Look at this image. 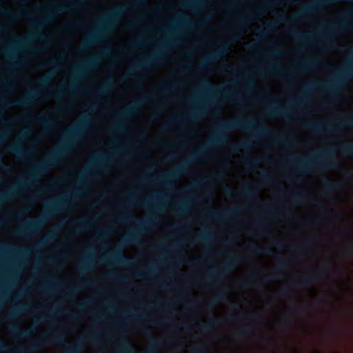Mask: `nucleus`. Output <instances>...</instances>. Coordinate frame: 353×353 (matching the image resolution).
Returning <instances> with one entry per match:
<instances>
[{
  "instance_id": "f257e3e1",
  "label": "nucleus",
  "mask_w": 353,
  "mask_h": 353,
  "mask_svg": "<svg viewBox=\"0 0 353 353\" xmlns=\"http://www.w3.org/2000/svg\"><path fill=\"white\" fill-rule=\"evenodd\" d=\"M237 129L254 132L255 133L253 136L254 139H259L261 137H270L274 134L273 131L270 128L262 124L256 125L254 121H248L241 118L224 121L217 126L215 134L210 138L203 147L196 150L192 157L185 159L172 172L161 177L154 175L152 176L153 178L167 186H173L175 184L174 181L176 176L185 174L190 165L196 160L201 159L203 155L207 152L208 149L228 145L230 142V137L228 132Z\"/></svg>"
},
{
  "instance_id": "f03ea898",
  "label": "nucleus",
  "mask_w": 353,
  "mask_h": 353,
  "mask_svg": "<svg viewBox=\"0 0 353 353\" xmlns=\"http://www.w3.org/2000/svg\"><path fill=\"white\" fill-rule=\"evenodd\" d=\"M90 123V119L85 117L79 125L72 127L69 131L66 132L60 146L46 158L34 165L32 170L27 174V177L3 193L0 196V203H3L11 197L18 195L21 188L32 183L37 178L46 174L50 168L57 165L59 161L70 150L74 141L84 132V127Z\"/></svg>"
},
{
  "instance_id": "7ed1b4c3",
  "label": "nucleus",
  "mask_w": 353,
  "mask_h": 353,
  "mask_svg": "<svg viewBox=\"0 0 353 353\" xmlns=\"http://www.w3.org/2000/svg\"><path fill=\"white\" fill-rule=\"evenodd\" d=\"M292 164L303 174H309L314 170H334L338 167L332 148L321 151L313 157L293 159Z\"/></svg>"
},
{
  "instance_id": "20e7f679",
  "label": "nucleus",
  "mask_w": 353,
  "mask_h": 353,
  "mask_svg": "<svg viewBox=\"0 0 353 353\" xmlns=\"http://www.w3.org/2000/svg\"><path fill=\"white\" fill-rule=\"evenodd\" d=\"M67 204L68 201L65 199H59L50 202L48 205L47 212L41 218L26 221L25 226L18 229L16 231V234L19 236H26L35 233L43 227V224L50 216L59 212Z\"/></svg>"
},
{
  "instance_id": "39448f33",
  "label": "nucleus",
  "mask_w": 353,
  "mask_h": 353,
  "mask_svg": "<svg viewBox=\"0 0 353 353\" xmlns=\"http://www.w3.org/2000/svg\"><path fill=\"white\" fill-rule=\"evenodd\" d=\"M352 75L353 61H350L331 80L323 83H311L307 90H310L315 86L321 90L327 92L330 96L334 97L338 91L343 88L346 81Z\"/></svg>"
},
{
  "instance_id": "423d86ee",
  "label": "nucleus",
  "mask_w": 353,
  "mask_h": 353,
  "mask_svg": "<svg viewBox=\"0 0 353 353\" xmlns=\"http://www.w3.org/2000/svg\"><path fill=\"white\" fill-rule=\"evenodd\" d=\"M125 9L120 7L109 11L107 13L106 20L101 21L97 30L90 34L87 40L83 43V47H89L92 44L101 41L103 36L109 31L114 22L121 17L125 12Z\"/></svg>"
},
{
  "instance_id": "0eeeda50",
  "label": "nucleus",
  "mask_w": 353,
  "mask_h": 353,
  "mask_svg": "<svg viewBox=\"0 0 353 353\" xmlns=\"http://www.w3.org/2000/svg\"><path fill=\"white\" fill-rule=\"evenodd\" d=\"M83 3V1L82 0H73L68 2L67 5L54 4L48 6L46 8L47 12L46 19H34L29 12H26L23 17L31 19L32 23L39 29L46 26L49 21L54 19L58 14L72 12V10L70 6L77 7Z\"/></svg>"
},
{
  "instance_id": "6e6552de",
  "label": "nucleus",
  "mask_w": 353,
  "mask_h": 353,
  "mask_svg": "<svg viewBox=\"0 0 353 353\" xmlns=\"http://www.w3.org/2000/svg\"><path fill=\"white\" fill-rule=\"evenodd\" d=\"M241 262V258L236 254H232L227 256V263L220 270L212 269V274H209L207 280L212 281H222L226 275Z\"/></svg>"
},
{
  "instance_id": "1a4fd4ad",
  "label": "nucleus",
  "mask_w": 353,
  "mask_h": 353,
  "mask_svg": "<svg viewBox=\"0 0 353 353\" xmlns=\"http://www.w3.org/2000/svg\"><path fill=\"white\" fill-rule=\"evenodd\" d=\"M42 34L38 31L35 33L30 35L26 39H20L19 37H12L11 40L14 43V46L10 48H3L0 47V51H3L4 53L8 56V57L12 60H13V63L8 65V68H14L19 65V61L16 60V57L14 56V48H22L28 41L30 40H33L35 39H41Z\"/></svg>"
},
{
  "instance_id": "9d476101",
  "label": "nucleus",
  "mask_w": 353,
  "mask_h": 353,
  "mask_svg": "<svg viewBox=\"0 0 353 353\" xmlns=\"http://www.w3.org/2000/svg\"><path fill=\"white\" fill-rule=\"evenodd\" d=\"M353 20V10H347L345 13V18L340 22L329 23L325 26L323 32L328 37L339 30H351L353 29V22L350 20Z\"/></svg>"
},
{
  "instance_id": "9b49d317",
  "label": "nucleus",
  "mask_w": 353,
  "mask_h": 353,
  "mask_svg": "<svg viewBox=\"0 0 353 353\" xmlns=\"http://www.w3.org/2000/svg\"><path fill=\"white\" fill-rule=\"evenodd\" d=\"M137 228L130 232L124 237V243L126 244H134L140 241L143 233L154 224L152 219L148 218L145 220L136 219Z\"/></svg>"
},
{
  "instance_id": "f8f14e48",
  "label": "nucleus",
  "mask_w": 353,
  "mask_h": 353,
  "mask_svg": "<svg viewBox=\"0 0 353 353\" xmlns=\"http://www.w3.org/2000/svg\"><path fill=\"white\" fill-rule=\"evenodd\" d=\"M279 6V3L276 0H270L263 3L261 6L257 7L256 10L250 12L249 14L240 18L237 28L239 30H241L252 20L258 19L259 17L258 11L267 12L270 8H276Z\"/></svg>"
},
{
  "instance_id": "ddd939ff",
  "label": "nucleus",
  "mask_w": 353,
  "mask_h": 353,
  "mask_svg": "<svg viewBox=\"0 0 353 353\" xmlns=\"http://www.w3.org/2000/svg\"><path fill=\"white\" fill-rule=\"evenodd\" d=\"M328 272L336 273V269L331 264L329 260H326L325 268L317 273L309 274L304 277H301L299 283L301 286L311 285L314 282L319 281L323 276L326 275Z\"/></svg>"
},
{
  "instance_id": "4468645a",
  "label": "nucleus",
  "mask_w": 353,
  "mask_h": 353,
  "mask_svg": "<svg viewBox=\"0 0 353 353\" xmlns=\"http://www.w3.org/2000/svg\"><path fill=\"white\" fill-rule=\"evenodd\" d=\"M163 58L164 54L161 50L153 54L152 55L147 57L144 58L141 62L138 63L134 67L130 68L129 70V74L132 76L136 72L152 66Z\"/></svg>"
},
{
  "instance_id": "2eb2a0df",
  "label": "nucleus",
  "mask_w": 353,
  "mask_h": 353,
  "mask_svg": "<svg viewBox=\"0 0 353 353\" xmlns=\"http://www.w3.org/2000/svg\"><path fill=\"white\" fill-rule=\"evenodd\" d=\"M265 99L270 100V103L274 105L273 107L265 110V115L268 117H283L285 119H291L288 109L285 107L279 105L278 101L274 98L264 97Z\"/></svg>"
},
{
  "instance_id": "dca6fc26",
  "label": "nucleus",
  "mask_w": 353,
  "mask_h": 353,
  "mask_svg": "<svg viewBox=\"0 0 353 353\" xmlns=\"http://www.w3.org/2000/svg\"><path fill=\"white\" fill-rule=\"evenodd\" d=\"M229 90H230V88L227 86L223 85H213L210 80L205 79L203 82L202 85L198 88L197 92L199 93L208 92L214 95H225Z\"/></svg>"
},
{
  "instance_id": "f3484780",
  "label": "nucleus",
  "mask_w": 353,
  "mask_h": 353,
  "mask_svg": "<svg viewBox=\"0 0 353 353\" xmlns=\"http://www.w3.org/2000/svg\"><path fill=\"white\" fill-rule=\"evenodd\" d=\"M41 96V92L37 90H32L28 92L25 96L14 101L12 106H20V107H27L34 103V102L37 100L39 97ZM3 104L6 107H10L11 104L7 102H4Z\"/></svg>"
},
{
  "instance_id": "a211bd4d",
  "label": "nucleus",
  "mask_w": 353,
  "mask_h": 353,
  "mask_svg": "<svg viewBox=\"0 0 353 353\" xmlns=\"http://www.w3.org/2000/svg\"><path fill=\"white\" fill-rule=\"evenodd\" d=\"M101 261L103 262L112 261L120 265L129 266L133 263L134 259L124 256L123 250L121 248H117L110 254L109 259H101Z\"/></svg>"
},
{
  "instance_id": "6ab92c4d",
  "label": "nucleus",
  "mask_w": 353,
  "mask_h": 353,
  "mask_svg": "<svg viewBox=\"0 0 353 353\" xmlns=\"http://www.w3.org/2000/svg\"><path fill=\"white\" fill-rule=\"evenodd\" d=\"M228 53V48L226 44L216 46V52L206 57L199 66V69H203L208 64L212 63Z\"/></svg>"
},
{
  "instance_id": "aec40b11",
  "label": "nucleus",
  "mask_w": 353,
  "mask_h": 353,
  "mask_svg": "<svg viewBox=\"0 0 353 353\" xmlns=\"http://www.w3.org/2000/svg\"><path fill=\"white\" fill-rule=\"evenodd\" d=\"M149 97L145 96L139 101H133L128 108L123 110L122 111L113 112L112 116L121 119L132 117L135 111L138 109L139 105L146 103Z\"/></svg>"
},
{
  "instance_id": "412c9836",
  "label": "nucleus",
  "mask_w": 353,
  "mask_h": 353,
  "mask_svg": "<svg viewBox=\"0 0 353 353\" xmlns=\"http://www.w3.org/2000/svg\"><path fill=\"white\" fill-rule=\"evenodd\" d=\"M241 209L239 208H230L221 212L211 208L209 211V215L210 217L216 220L221 221L233 217L234 216L239 214L241 212Z\"/></svg>"
},
{
  "instance_id": "4be33fe9",
  "label": "nucleus",
  "mask_w": 353,
  "mask_h": 353,
  "mask_svg": "<svg viewBox=\"0 0 353 353\" xmlns=\"http://www.w3.org/2000/svg\"><path fill=\"white\" fill-rule=\"evenodd\" d=\"M331 124L325 121H318L315 123L310 124L307 125V128L314 133H330L331 132L330 127Z\"/></svg>"
},
{
  "instance_id": "5701e85b",
  "label": "nucleus",
  "mask_w": 353,
  "mask_h": 353,
  "mask_svg": "<svg viewBox=\"0 0 353 353\" xmlns=\"http://www.w3.org/2000/svg\"><path fill=\"white\" fill-rule=\"evenodd\" d=\"M97 63L95 59H90L83 62V65H77L74 66V72L77 77H82L85 74L86 69L93 68Z\"/></svg>"
},
{
  "instance_id": "b1692460",
  "label": "nucleus",
  "mask_w": 353,
  "mask_h": 353,
  "mask_svg": "<svg viewBox=\"0 0 353 353\" xmlns=\"http://www.w3.org/2000/svg\"><path fill=\"white\" fill-rule=\"evenodd\" d=\"M10 332L14 334L17 337L24 339L31 336L33 334L32 329H23L19 325L12 326L10 328Z\"/></svg>"
},
{
  "instance_id": "393cba45",
  "label": "nucleus",
  "mask_w": 353,
  "mask_h": 353,
  "mask_svg": "<svg viewBox=\"0 0 353 353\" xmlns=\"http://www.w3.org/2000/svg\"><path fill=\"white\" fill-rule=\"evenodd\" d=\"M213 238L214 236L210 232L207 231L196 235L192 243L194 244L205 245L210 243Z\"/></svg>"
},
{
  "instance_id": "a878e982",
  "label": "nucleus",
  "mask_w": 353,
  "mask_h": 353,
  "mask_svg": "<svg viewBox=\"0 0 353 353\" xmlns=\"http://www.w3.org/2000/svg\"><path fill=\"white\" fill-rule=\"evenodd\" d=\"M323 178L325 179L323 182V187L327 193L335 192L339 190L343 186V183H331L327 180L326 176H323Z\"/></svg>"
},
{
  "instance_id": "bb28decb",
  "label": "nucleus",
  "mask_w": 353,
  "mask_h": 353,
  "mask_svg": "<svg viewBox=\"0 0 353 353\" xmlns=\"http://www.w3.org/2000/svg\"><path fill=\"white\" fill-rule=\"evenodd\" d=\"M241 192L249 198L258 197L257 192L254 189L251 182H246L241 189Z\"/></svg>"
},
{
  "instance_id": "cd10ccee",
  "label": "nucleus",
  "mask_w": 353,
  "mask_h": 353,
  "mask_svg": "<svg viewBox=\"0 0 353 353\" xmlns=\"http://www.w3.org/2000/svg\"><path fill=\"white\" fill-rule=\"evenodd\" d=\"M192 200H193L192 198L188 197L185 199L181 201L178 204V208L176 210H174V212L177 214H183L187 213L190 210V207H189L188 203L192 201Z\"/></svg>"
},
{
  "instance_id": "c85d7f7f",
  "label": "nucleus",
  "mask_w": 353,
  "mask_h": 353,
  "mask_svg": "<svg viewBox=\"0 0 353 353\" xmlns=\"http://www.w3.org/2000/svg\"><path fill=\"white\" fill-rule=\"evenodd\" d=\"M252 252L256 254L272 255L273 251L271 248H264L261 245L252 244L250 246Z\"/></svg>"
},
{
  "instance_id": "c756f323",
  "label": "nucleus",
  "mask_w": 353,
  "mask_h": 353,
  "mask_svg": "<svg viewBox=\"0 0 353 353\" xmlns=\"http://www.w3.org/2000/svg\"><path fill=\"white\" fill-rule=\"evenodd\" d=\"M221 323V321L219 319L212 317L207 324L202 325L201 330L205 332H209L219 326Z\"/></svg>"
},
{
  "instance_id": "7c9ffc66",
  "label": "nucleus",
  "mask_w": 353,
  "mask_h": 353,
  "mask_svg": "<svg viewBox=\"0 0 353 353\" xmlns=\"http://www.w3.org/2000/svg\"><path fill=\"white\" fill-rule=\"evenodd\" d=\"M109 160L110 159L105 154L99 153L95 158L92 160V165L90 168L92 170H93L96 168L95 165H98L99 163H106L109 161Z\"/></svg>"
},
{
  "instance_id": "2f4dec72",
  "label": "nucleus",
  "mask_w": 353,
  "mask_h": 353,
  "mask_svg": "<svg viewBox=\"0 0 353 353\" xmlns=\"http://www.w3.org/2000/svg\"><path fill=\"white\" fill-rule=\"evenodd\" d=\"M225 297V290L224 289H219L215 295L214 300L210 301L208 303V306L210 308H213L218 302L223 301Z\"/></svg>"
},
{
  "instance_id": "473e14b6",
  "label": "nucleus",
  "mask_w": 353,
  "mask_h": 353,
  "mask_svg": "<svg viewBox=\"0 0 353 353\" xmlns=\"http://www.w3.org/2000/svg\"><path fill=\"white\" fill-rule=\"evenodd\" d=\"M8 151L11 153L16 154L23 157H27L28 150L22 145L19 144H15L10 146Z\"/></svg>"
},
{
  "instance_id": "72a5a7b5",
  "label": "nucleus",
  "mask_w": 353,
  "mask_h": 353,
  "mask_svg": "<svg viewBox=\"0 0 353 353\" xmlns=\"http://www.w3.org/2000/svg\"><path fill=\"white\" fill-rule=\"evenodd\" d=\"M265 72L272 74H280L284 77H290L292 74V72L291 71H287L283 68H280L274 65L270 66L268 70H266Z\"/></svg>"
},
{
  "instance_id": "f704fd0d",
  "label": "nucleus",
  "mask_w": 353,
  "mask_h": 353,
  "mask_svg": "<svg viewBox=\"0 0 353 353\" xmlns=\"http://www.w3.org/2000/svg\"><path fill=\"white\" fill-rule=\"evenodd\" d=\"M176 87V83L174 81L167 82L159 88V92L165 94L172 92Z\"/></svg>"
},
{
  "instance_id": "c9c22d12",
  "label": "nucleus",
  "mask_w": 353,
  "mask_h": 353,
  "mask_svg": "<svg viewBox=\"0 0 353 353\" xmlns=\"http://www.w3.org/2000/svg\"><path fill=\"white\" fill-rule=\"evenodd\" d=\"M252 334L253 330L252 327L250 326H244L236 331L235 336L237 339H241L244 336H250Z\"/></svg>"
},
{
  "instance_id": "e433bc0d",
  "label": "nucleus",
  "mask_w": 353,
  "mask_h": 353,
  "mask_svg": "<svg viewBox=\"0 0 353 353\" xmlns=\"http://www.w3.org/2000/svg\"><path fill=\"white\" fill-rule=\"evenodd\" d=\"M292 37L296 39H301L307 41L311 39L314 34L310 32H303L297 30H293L291 32Z\"/></svg>"
},
{
  "instance_id": "4c0bfd02",
  "label": "nucleus",
  "mask_w": 353,
  "mask_h": 353,
  "mask_svg": "<svg viewBox=\"0 0 353 353\" xmlns=\"http://www.w3.org/2000/svg\"><path fill=\"white\" fill-rule=\"evenodd\" d=\"M94 264V259L88 256L81 261L80 270L83 272H88L91 270L92 265Z\"/></svg>"
},
{
  "instance_id": "58836bf2",
  "label": "nucleus",
  "mask_w": 353,
  "mask_h": 353,
  "mask_svg": "<svg viewBox=\"0 0 353 353\" xmlns=\"http://www.w3.org/2000/svg\"><path fill=\"white\" fill-rule=\"evenodd\" d=\"M290 197L298 203H303L306 200V196L301 190L293 191L290 194Z\"/></svg>"
},
{
  "instance_id": "ea45409f",
  "label": "nucleus",
  "mask_w": 353,
  "mask_h": 353,
  "mask_svg": "<svg viewBox=\"0 0 353 353\" xmlns=\"http://www.w3.org/2000/svg\"><path fill=\"white\" fill-rule=\"evenodd\" d=\"M256 229L263 235H268L270 233V226L262 219H259L256 223Z\"/></svg>"
},
{
  "instance_id": "a19ab883",
  "label": "nucleus",
  "mask_w": 353,
  "mask_h": 353,
  "mask_svg": "<svg viewBox=\"0 0 353 353\" xmlns=\"http://www.w3.org/2000/svg\"><path fill=\"white\" fill-rule=\"evenodd\" d=\"M207 108L203 107H196L194 108V110L188 114V117L194 120L197 119L198 117L202 116L205 113Z\"/></svg>"
},
{
  "instance_id": "79ce46f5",
  "label": "nucleus",
  "mask_w": 353,
  "mask_h": 353,
  "mask_svg": "<svg viewBox=\"0 0 353 353\" xmlns=\"http://www.w3.org/2000/svg\"><path fill=\"white\" fill-rule=\"evenodd\" d=\"M92 222V219H90V220H88V221L82 220V219H77V230L75 231V232H79L83 230L90 228Z\"/></svg>"
},
{
  "instance_id": "37998d69",
  "label": "nucleus",
  "mask_w": 353,
  "mask_h": 353,
  "mask_svg": "<svg viewBox=\"0 0 353 353\" xmlns=\"http://www.w3.org/2000/svg\"><path fill=\"white\" fill-rule=\"evenodd\" d=\"M261 162V159L260 158L249 156L245 165L248 169H255L258 168V165Z\"/></svg>"
},
{
  "instance_id": "c03bdc74",
  "label": "nucleus",
  "mask_w": 353,
  "mask_h": 353,
  "mask_svg": "<svg viewBox=\"0 0 353 353\" xmlns=\"http://www.w3.org/2000/svg\"><path fill=\"white\" fill-rule=\"evenodd\" d=\"M112 85V82L107 81L104 83L100 87H98L96 90L97 92L99 94L100 97H103L110 90V88Z\"/></svg>"
},
{
  "instance_id": "a18cd8bd",
  "label": "nucleus",
  "mask_w": 353,
  "mask_h": 353,
  "mask_svg": "<svg viewBox=\"0 0 353 353\" xmlns=\"http://www.w3.org/2000/svg\"><path fill=\"white\" fill-rule=\"evenodd\" d=\"M87 340L92 343H99L101 341V336L97 330L90 331L85 337Z\"/></svg>"
},
{
  "instance_id": "49530a36",
  "label": "nucleus",
  "mask_w": 353,
  "mask_h": 353,
  "mask_svg": "<svg viewBox=\"0 0 353 353\" xmlns=\"http://www.w3.org/2000/svg\"><path fill=\"white\" fill-rule=\"evenodd\" d=\"M288 260L286 259H280L278 261V265L273 269L274 274L281 273L286 269Z\"/></svg>"
},
{
  "instance_id": "de8ad7c7",
  "label": "nucleus",
  "mask_w": 353,
  "mask_h": 353,
  "mask_svg": "<svg viewBox=\"0 0 353 353\" xmlns=\"http://www.w3.org/2000/svg\"><path fill=\"white\" fill-rule=\"evenodd\" d=\"M291 143V140L290 137L288 135H282L279 137L276 140H275L273 143L275 145H290Z\"/></svg>"
},
{
  "instance_id": "09e8293b",
  "label": "nucleus",
  "mask_w": 353,
  "mask_h": 353,
  "mask_svg": "<svg viewBox=\"0 0 353 353\" xmlns=\"http://www.w3.org/2000/svg\"><path fill=\"white\" fill-rule=\"evenodd\" d=\"M45 339L50 342L56 343H61L62 341H65V338L63 334H59L54 336L52 334H46Z\"/></svg>"
},
{
  "instance_id": "8fccbe9b",
  "label": "nucleus",
  "mask_w": 353,
  "mask_h": 353,
  "mask_svg": "<svg viewBox=\"0 0 353 353\" xmlns=\"http://www.w3.org/2000/svg\"><path fill=\"white\" fill-rule=\"evenodd\" d=\"M317 65V61L315 60H312L310 61H305L301 63L299 70L301 72H305L307 69L314 68Z\"/></svg>"
},
{
  "instance_id": "3c124183",
  "label": "nucleus",
  "mask_w": 353,
  "mask_h": 353,
  "mask_svg": "<svg viewBox=\"0 0 353 353\" xmlns=\"http://www.w3.org/2000/svg\"><path fill=\"white\" fill-rule=\"evenodd\" d=\"M83 350V345L81 341H79L74 345L68 347L66 350V353H81Z\"/></svg>"
},
{
  "instance_id": "603ef678",
  "label": "nucleus",
  "mask_w": 353,
  "mask_h": 353,
  "mask_svg": "<svg viewBox=\"0 0 353 353\" xmlns=\"http://www.w3.org/2000/svg\"><path fill=\"white\" fill-rule=\"evenodd\" d=\"M252 147V143L250 141H243L239 144H234L231 146L233 152H236L241 148H250Z\"/></svg>"
},
{
  "instance_id": "864d4df0",
  "label": "nucleus",
  "mask_w": 353,
  "mask_h": 353,
  "mask_svg": "<svg viewBox=\"0 0 353 353\" xmlns=\"http://www.w3.org/2000/svg\"><path fill=\"white\" fill-rule=\"evenodd\" d=\"M108 276L112 279V280H114L117 282H119V283H126L127 281H128V278L126 276H121V275H119L114 272H109L108 274Z\"/></svg>"
},
{
  "instance_id": "5fc2aeb1",
  "label": "nucleus",
  "mask_w": 353,
  "mask_h": 353,
  "mask_svg": "<svg viewBox=\"0 0 353 353\" xmlns=\"http://www.w3.org/2000/svg\"><path fill=\"white\" fill-rule=\"evenodd\" d=\"M292 323V316L290 313L285 315L284 319L281 323V326L284 328H289Z\"/></svg>"
},
{
  "instance_id": "6e6d98bb",
  "label": "nucleus",
  "mask_w": 353,
  "mask_h": 353,
  "mask_svg": "<svg viewBox=\"0 0 353 353\" xmlns=\"http://www.w3.org/2000/svg\"><path fill=\"white\" fill-rule=\"evenodd\" d=\"M37 121L40 123L44 128H48L52 123V120L50 118L43 117H38L36 118Z\"/></svg>"
},
{
  "instance_id": "4d7b16f0",
  "label": "nucleus",
  "mask_w": 353,
  "mask_h": 353,
  "mask_svg": "<svg viewBox=\"0 0 353 353\" xmlns=\"http://www.w3.org/2000/svg\"><path fill=\"white\" fill-rule=\"evenodd\" d=\"M26 306L18 307L12 310L8 315L10 319H15L18 316L19 314L26 310Z\"/></svg>"
},
{
  "instance_id": "13d9d810",
  "label": "nucleus",
  "mask_w": 353,
  "mask_h": 353,
  "mask_svg": "<svg viewBox=\"0 0 353 353\" xmlns=\"http://www.w3.org/2000/svg\"><path fill=\"white\" fill-rule=\"evenodd\" d=\"M180 122V118L178 117H173L171 119V121L163 125V130H170L172 127H174V125H176L177 123H179Z\"/></svg>"
},
{
  "instance_id": "bf43d9fd",
  "label": "nucleus",
  "mask_w": 353,
  "mask_h": 353,
  "mask_svg": "<svg viewBox=\"0 0 353 353\" xmlns=\"http://www.w3.org/2000/svg\"><path fill=\"white\" fill-rule=\"evenodd\" d=\"M353 125L352 119H341L337 123L336 125L342 128V127H351Z\"/></svg>"
},
{
  "instance_id": "052dcab7",
  "label": "nucleus",
  "mask_w": 353,
  "mask_h": 353,
  "mask_svg": "<svg viewBox=\"0 0 353 353\" xmlns=\"http://www.w3.org/2000/svg\"><path fill=\"white\" fill-rule=\"evenodd\" d=\"M125 129V126L122 122H119L115 125H114L112 128V132H121L124 131Z\"/></svg>"
},
{
  "instance_id": "680f3d73",
  "label": "nucleus",
  "mask_w": 353,
  "mask_h": 353,
  "mask_svg": "<svg viewBox=\"0 0 353 353\" xmlns=\"http://www.w3.org/2000/svg\"><path fill=\"white\" fill-rule=\"evenodd\" d=\"M341 153L344 154H353V144L345 145L341 148Z\"/></svg>"
},
{
  "instance_id": "e2e57ef3",
  "label": "nucleus",
  "mask_w": 353,
  "mask_h": 353,
  "mask_svg": "<svg viewBox=\"0 0 353 353\" xmlns=\"http://www.w3.org/2000/svg\"><path fill=\"white\" fill-rule=\"evenodd\" d=\"M263 181L266 184H270L273 182V180L268 172H263L261 174Z\"/></svg>"
},
{
  "instance_id": "0e129e2a",
  "label": "nucleus",
  "mask_w": 353,
  "mask_h": 353,
  "mask_svg": "<svg viewBox=\"0 0 353 353\" xmlns=\"http://www.w3.org/2000/svg\"><path fill=\"white\" fill-rule=\"evenodd\" d=\"M207 351L206 345H202L198 347H194L191 350L190 353H204Z\"/></svg>"
},
{
  "instance_id": "69168bd1",
  "label": "nucleus",
  "mask_w": 353,
  "mask_h": 353,
  "mask_svg": "<svg viewBox=\"0 0 353 353\" xmlns=\"http://www.w3.org/2000/svg\"><path fill=\"white\" fill-rule=\"evenodd\" d=\"M178 43V39L174 37H171L165 41L164 44L162 46V48L166 47V46H175Z\"/></svg>"
},
{
  "instance_id": "338daca9",
  "label": "nucleus",
  "mask_w": 353,
  "mask_h": 353,
  "mask_svg": "<svg viewBox=\"0 0 353 353\" xmlns=\"http://www.w3.org/2000/svg\"><path fill=\"white\" fill-rule=\"evenodd\" d=\"M39 348H40V345L37 343H34L30 347L25 349L23 352L24 353H30L31 352H35V351L38 350Z\"/></svg>"
},
{
  "instance_id": "774afa93",
  "label": "nucleus",
  "mask_w": 353,
  "mask_h": 353,
  "mask_svg": "<svg viewBox=\"0 0 353 353\" xmlns=\"http://www.w3.org/2000/svg\"><path fill=\"white\" fill-rule=\"evenodd\" d=\"M244 319L250 320L253 322H256L260 319V316L257 315H252L250 314H245L243 316Z\"/></svg>"
}]
</instances>
